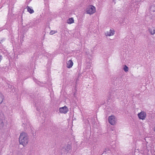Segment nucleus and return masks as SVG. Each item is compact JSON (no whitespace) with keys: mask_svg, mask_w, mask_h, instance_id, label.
Wrapping results in <instances>:
<instances>
[{"mask_svg":"<svg viewBox=\"0 0 155 155\" xmlns=\"http://www.w3.org/2000/svg\"><path fill=\"white\" fill-rule=\"evenodd\" d=\"M29 137L27 134L25 132L21 133L19 138V141L20 144L24 147L26 146L29 142Z\"/></svg>","mask_w":155,"mask_h":155,"instance_id":"obj_1","label":"nucleus"},{"mask_svg":"<svg viewBox=\"0 0 155 155\" xmlns=\"http://www.w3.org/2000/svg\"><path fill=\"white\" fill-rule=\"evenodd\" d=\"M85 11L86 14L91 15L95 13L96 8L92 5H89L86 7Z\"/></svg>","mask_w":155,"mask_h":155,"instance_id":"obj_2","label":"nucleus"},{"mask_svg":"<svg viewBox=\"0 0 155 155\" xmlns=\"http://www.w3.org/2000/svg\"><path fill=\"white\" fill-rule=\"evenodd\" d=\"M137 116L139 119L145 120L147 117L146 112L144 111L141 110L140 113L137 114Z\"/></svg>","mask_w":155,"mask_h":155,"instance_id":"obj_3","label":"nucleus"},{"mask_svg":"<svg viewBox=\"0 0 155 155\" xmlns=\"http://www.w3.org/2000/svg\"><path fill=\"white\" fill-rule=\"evenodd\" d=\"M108 121L111 125H114L116 123V119L113 115L109 116L108 118Z\"/></svg>","mask_w":155,"mask_h":155,"instance_id":"obj_4","label":"nucleus"},{"mask_svg":"<svg viewBox=\"0 0 155 155\" xmlns=\"http://www.w3.org/2000/svg\"><path fill=\"white\" fill-rule=\"evenodd\" d=\"M59 112L61 114H66L68 111V108L67 107L64 106L63 107H60L59 109Z\"/></svg>","mask_w":155,"mask_h":155,"instance_id":"obj_5","label":"nucleus"},{"mask_svg":"<svg viewBox=\"0 0 155 155\" xmlns=\"http://www.w3.org/2000/svg\"><path fill=\"white\" fill-rule=\"evenodd\" d=\"M115 33L114 29H110L109 31H107L105 32V35L107 36H110L113 35Z\"/></svg>","mask_w":155,"mask_h":155,"instance_id":"obj_6","label":"nucleus"},{"mask_svg":"<svg viewBox=\"0 0 155 155\" xmlns=\"http://www.w3.org/2000/svg\"><path fill=\"white\" fill-rule=\"evenodd\" d=\"M73 64L74 63L72 60H69L66 62V67L68 68H70L72 67Z\"/></svg>","mask_w":155,"mask_h":155,"instance_id":"obj_7","label":"nucleus"},{"mask_svg":"<svg viewBox=\"0 0 155 155\" xmlns=\"http://www.w3.org/2000/svg\"><path fill=\"white\" fill-rule=\"evenodd\" d=\"M71 149V147L70 145H66L63 148V150L65 152L67 153Z\"/></svg>","mask_w":155,"mask_h":155,"instance_id":"obj_8","label":"nucleus"},{"mask_svg":"<svg viewBox=\"0 0 155 155\" xmlns=\"http://www.w3.org/2000/svg\"><path fill=\"white\" fill-rule=\"evenodd\" d=\"M148 30L149 32L151 35H154L155 34V28H149Z\"/></svg>","mask_w":155,"mask_h":155,"instance_id":"obj_9","label":"nucleus"},{"mask_svg":"<svg viewBox=\"0 0 155 155\" xmlns=\"http://www.w3.org/2000/svg\"><path fill=\"white\" fill-rule=\"evenodd\" d=\"M74 20L73 18H69L67 21V23L69 24H71L74 23Z\"/></svg>","mask_w":155,"mask_h":155,"instance_id":"obj_10","label":"nucleus"},{"mask_svg":"<svg viewBox=\"0 0 155 155\" xmlns=\"http://www.w3.org/2000/svg\"><path fill=\"white\" fill-rule=\"evenodd\" d=\"M4 96L2 93L0 92V104L2 103L4 99Z\"/></svg>","mask_w":155,"mask_h":155,"instance_id":"obj_11","label":"nucleus"},{"mask_svg":"<svg viewBox=\"0 0 155 155\" xmlns=\"http://www.w3.org/2000/svg\"><path fill=\"white\" fill-rule=\"evenodd\" d=\"M27 9L28 11L31 14H32L34 12V10L31 8V7H30L29 6H27Z\"/></svg>","mask_w":155,"mask_h":155,"instance_id":"obj_12","label":"nucleus"},{"mask_svg":"<svg viewBox=\"0 0 155 155\" xmlns=\"http://www.w3.org/2000/svg\"><path fill=\"white\" fill-rule=\"evenodd\" d=\"M123 69L125 72H127L128 71L129 68L126 65L124 66Z\"/></svg>","mask_w":155,"mask_h":155,"instance_id":"obj_13","label":"nucleus"},{"mask_svg":"<svg viewBox=\"0 0 155 155\" xmlns=\"http://www.w3.org/2000/svg\"><path fill=\"white\" fill-rule=\"evenodd\" d=\"M57 32V31H51L50 32V34L51 35H53L56 33Z\"/></svg>","mask_w":155,"mask_h":155,"instance_id":"obj_14","label":"nucleus"},{"mask_svg":"<svg viewBox=\"0 0 155 155\" xmlns=\"http://www.w3.org/2000/svg\"><path fill=\"white\" fill-rule=\"evenodd\" d=\"M10 86H11V85H9H9H8V88H10Z\"/></svg>","mask_w":155,"mask_h":155,"instance_id":"obj_15","label":"nucleus"},{"mask_svg":"<svg viewBox=\"0 0 155 155\" xmlns=\"http://www.w3.org/2000/svg\"><path fill=\"white\" fill-rule=\"evenodd\" d=\"M154 131L155 132V128H154Z\"/></svg>","mask_w":155,"mask_h":155,"instance_id":"obj_16","label":"nucleus"}]
</instances>
